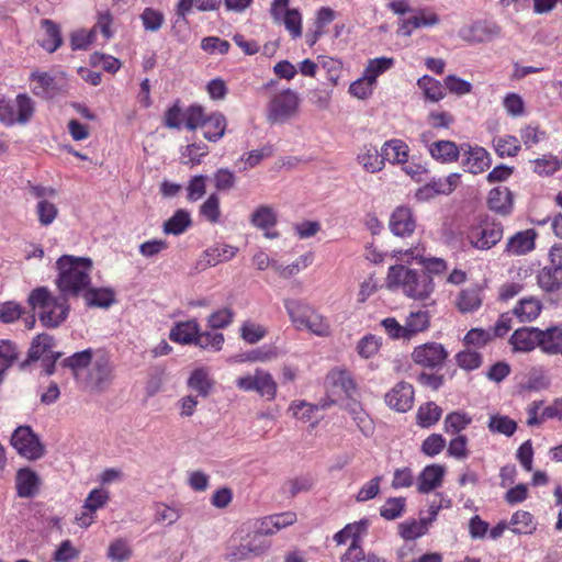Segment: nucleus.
<instances>
[{
	"mask_svg": "<svg viewBox=\"0 0 562 562\" xmlns=\"http://www.w3.org/2000/svg\"><path fill=\"white\" fill-rule=\"evenodd\" d=\"M56 286L63 295L80 296L91 283L92 260L88 257L63 255L56 261Z\"/></svg>",
	"mask_w": 562,
	"mask_h": 562,
	"instance_id": "f257e3e1",
	"label": "nucleus"
},
{
	"mask_svg": "<svg viewBox=\"0 0 562 562\" xmlns=\"http://www.w3.org/2000/svg\"><path fill=\"white\" fill-rule=\"evenodd\" d=\"M408 145L402 139L386 140L382 146L384 162L405 164L408 159Z\"/></svg>",
	"mask_w": 562,
	"mask_h": 562,
	"instance_id": "c9c22d12",
	"label": "nucleus"
},
{
	"mask_svg": "<svg viewBox=\"0 0 562 562\" xmlns=\"http://www.w3.org/2000/svg\"><path fill=\"white\" fill-rule=\"evenodd\" d=\"M473 422L472 416L463 411H454L446 415L443 419V430L448 435H462Z\"/></svg>",
	"mask_w": 562,
	"mask_h": 562,
	"instance_id": "e433bc0d",
	"label": "nucleus"
},
{
	"mask_svg": "<svg viewBox=\"0 0 562 562\" xmlns=\"http://www.w3.org/2000/svg\"><path fill=\"white\" fill-rule=\"evenodd\" d=\"M110 499V494L103 488H93L90 491L85 499L83 508L95 513L98 509L104 507Z\"/></svg>",
	"mask_w": 562,
	"mask_h": 562,
	"instance_id": "774afa93",
	"label": "nucleus"
},
{
	"mask_svg": "<svg viewBox=\"0 0 562 562\" xmlns=\"http://www.w3.org/2000/svg\"><path fill=\"white\" fill-rule=\"evenodd\" d=\"M90 307L108 308L115 302V293L110 288H90L81 294Z\"/></svg>",
	"mask_w": 562,
	"mask_h": 562,
	"instance_id": "473e14b6",
	"label": "nucleus"
},
{
	"mask_svg": "<svg viewBox=\"0 0 562 562\" xmlns=\"http://www.w3.org/2000/svg\"><path fill=\"white\" fill-rule=\"evenodd\" d=\"M133 554L128 541L123 538L114 539L108 548L106 557L115 562H124L131 559Z\"/></svg>",
	"mask_w": 562,
	"mask_h": 562,
	"instance_id": "864d4df0",
	"label": "nucleus"
},
{
	"mask_svg": "<svg viewBox=\"0 0 562 562\" xmlns=\"http://www.w3.org/2000/svg\"><path fill=\"white\" fill-rule=\"evenodd\" d=\"M35 114V102L26 93L0 99V122L5 126L26 125Z\"/></svg>",
	"mask_w": 562,
	"mask_h": 562,
	"instance_id": "39448f33",
	"label": "nucleus"
},
{
	"mask_svg": "<svg viewBox=\"0 0 562 562\" xmlns=\"http://www.w3.org/2000/svg\"><path fill=\"white\" fill-rule=\"evenodd\" d=\"M35 213L40 224L48 226L57 218L58 207L47 200H41L36 204Z\"/></svg>",
	"mask_w": 562,
	"mask_h": 562,
	"instance_id": "e2e57ef3",
	"label": "nucleus"
},
{
	"mask_svg": "<svg viewBox=\"0 0 562 562\" xmlns=\"http://www.w3.org/2000/svg\"><path fill=\"white\" fill-rule=\"evenodd\" d=\"M300 97L292 89L273 94L267 104L266 119L270 124H282L296 115Z\"/></svg>",
	"mask_w": 562,
	"mask_h": 562,
	"instance_id": "0eeeda50",
	"label": "nucleus"
},
{
	"mask_svg": "<svg viewBox=\"0 0 562 562\" xmlns=\"http://www.w3.org/2000/svg\"><path fill=\"white\" fill-rule=\"evenodd\" d=\"M543 305L539 299L527 296L517 302L512 313L520 323H530L539 317Z\"/></svg>",
	"mask_w": 562,
	"mask_h": 562,
	"instance_id": "cd10ccee",
	"label": "nucleus"
},
{
	"mask_svg": "<svg viewBox=\"0 0 562 562\" xmlns=\"http://www.w3.org/2000/svg\"><path fill=\"white\" fill-rule=\"evenodd\" d=\"M382 346V338L373 334H367L359 339L356 346L357 353L362 359L373 358Z\"/></svg>",
	"mask_w": 562,
	"mask_h": 562,
	"instance_id": "603ef678",
	"label": "nucleus"
},
{
	"mask_svg": "<svg viewBox=\"0 0 562 562\" xmlns=\"http://www.w3.org/2000/svg\"><path fill=\"white\" fill-rule=\"evenodd\" d=\"M225 338L222 333L199 330L195 346L202 349L220 351L223 348Z\"/></svg>",
	"mask_w": 562,
	"mask_h": 562,
	"instance_id": "6e6d98bb",
	"label": "nucleus"
},
{
	"mask_svg": "<svg viewBox=\"0 0 562 562\" xmlns=\"http://www.w3.org/2000/svg\"><path fill=\"white\" fill-rule=\"evenodd\" d=\"M199 330L196 319L177 322L169 331V339L179 345H195Z\"/></svg>",
	"mask_w": 562,
	"mask_h": 562,
	"instance_id": "4be33fe9",
	"label": "nucleus"
},
{
	"mask_svg": "<svg viewBox=\"0 0 562 562\" xmlns=\"http://www.w3.org/2000/svg\"><path fill=\"white\" fill-rule=\"evenodd\" d=\"M411 358L419 367L435 369L440 368L448 358V351L442 344L428 341L416 346Z\"/></svg>",
	"mask_w": 562,
	"mask_h": 562,
	"instance_id": "9b49d317",
	"label": "nucleus"
},
{
	"mask_svg": "<svg viewBox=\"0 0 562 562\" xmlns=\"http://www.w3.org/2000/svg\"><path fill=\"white\" fill-rule=\"evenodd\" d=\"M404 326L408 340L427 331L430 327L429 312L424 310L411 311L405 318Z\"/></svg>",
	"mask_w": 562,
	"mask_h": 562,
	"instance_id": "c756f323",
	"label": "nucleus"
},
{
	"mask_svg": "<svg viewBox=\"0 0 562 562\" xmlns=\"http://www.w3.org/2000/svg\"><path fill=\"white\" fill-rule=\"evenodd\" d=\"M405 506L404 497H390L380 508V515L386 520H394L403 515Z\"/></svg>",
	"mask_w": 562,
	"mask_h": 562,
	"instance_id": "13d9d810",
	"label": "nucleus"
},
{
	"mask_svg": "<svg viewBox=\"0 0 562 562\" xmlns=\"http://www.w3.org/2000/svg\"><path fill=\"white\" fill-rule=\"evenodd\" d=\"M503 234V224L486 215L469 226L465 237L473 248L488 250L502 240Z\"/></svg>",
	"mask_w": 562,
	"mask_h": 562,
	"instance_id": "20e7f679",
	"label": "nucleus"
},
{
	"mask_svg": "<svg viewBox=\"0 0 562 562\" xmlns=\"http://www.w3.org/2000/svg\"><path fill=\"white\" fill-rule=\"evenodd\" d=\"M30 81L33 83V94L45 100L53 99L61 91L56 78L46 71H33Z\"/></svg>",
	"mask_w": 562,
	"mask_h": 562,
	"instance_id": "dca6fc26",
	"label": "nucleus"
},
{
	"mask_svg": "<svg viewBox=\"0 0 562 562\" xmlns=\"http://www.w3.org/2000/svg\"><path fill=\"white\" fill-rule=\"evenodd\" d=\"M420 140L428 148L429 155L439 162L449 164L457 161L459 158V147L452 140H436L429 143L428 133H423Z\"/></svg>",
	"mask_w": 562,
	"mask_h": 562,
	"instance_id": "4468645a",
	"label": "nucleus"
},
{
	"mask_svg": "<svg viewBox=\"0 0 562 562\" xmlns=\"http://www.w3.org/2000/svg\"><path fill=\"white\" fill-rule=\"evenodd\" d=\"M266 335V327L251 321H246L240 326V337L248 344H256Z\"/></svg>",
	"mask_w": 562,
	"mask_h": 562,
	"instance_id": "680f3d73",
	"label": "nucleus"
},
{
	"mask_svg": "<svg viewBox=\"0 0 562 562\" xmlns=\"http://www.w3.org/2000/svg\"><path fill=\"white\" fill-rule=\"evenodd\" d=\"M41 486V479L30 468H22L15 475V488L19 497L30 498L37 494Z\"/></svg>",
	"mask_w": 562,
	"mask_h": 562,
	"instance_id": "aec40b11",
	"label": "nucleus"
},
{
	"mask_svg": "<svg viewBox=\"0 0 562 562\" xmlns=\"http://www.w3.org/2000/svg\"><path fill=\"white\" fill-rule=\"evenodd\" d=\"M114 379V366L108 351L98 349L83 380L90 392H104Z\"/></svg>",
	"mask_w": 562,
	"mask_h": 562,
	"instance_id": "423d86ee",
	"label": "nucleus"
},
{
	"mask_svg": "<svg viewBox=\"0 0 562 562\" xmlns=\"http://www.w3.org/2000/svg\"><path fill=\"white\" fill-rule=\"evenodd\" d=\"M11 445L19 454L29 460H37L44 456V446L29 426H20L15 429L11 437Z\"/></svg>",
	"mask_w": 562,
	"mask_h": 562,
	"instance_id": "9d476101",
	"label": "nucleus"
},
{
	"mask_svg": "<svg viewBox=\"0 0 562 562\" xmlns=\"http://www.w3.org/2000/svg\"><path fill=\"white\" fill-rule=\"evenodd\" d=\"M68 299V296L61 293L55 296L46 286H38L31 291L27 303L33 311H37L43 326L57 328L69 315L70 305Z\"/></svg>",
	"mask_w": 562,
	"mask_h": 562,
	"instance_id": "7ed1b4c3",
	"label": "nucleus"
},
{
	"mask_svg": "<svg viewBox=\"0 0 562 562\" xmlns=\"http://www.w3.org/2000/svg\"><path fill=\"white\" fill-rule=\"evenodd\" d=\"M236 386L245 392H257L260 396L272 401L277 396L278 385L273 376L261 369H256L254 374L239 376L235 381Z\"/></svg>",
	"mask_w": 562,
	"mask_h": 562,
	"instance_id": "1a4fd4ad",
	"label": "nucleus"
},
{
	"mask_svg": "<svg viewBox=\"0 0 562 562\" xmlns=\"http://www.w3.org/2000/svg\"><path fill=\"white\" fill-rule=\"evenodd\" d=\"M482 304L477 288H467L460 291L457 297V307L461 313H472Z\"/></svg>",
	"mask_w": 562,
	"mask_h": 562,
	"instance_id": "a18cd8bd",
	"label": "nucleus"
},
{
	"mask_svg": "<svg viewBox=\"0 0 562 562\" xmlns=\"http://www.w3.org/2000/svg\"><path fill=\"white\" fill-rule=\"evenodd\" d=\"M227 121L226 117L218 112H214L206 116L203 128V136L209 142L220 140L226 131Z\"/></svg>",
	"mask_w": 562,
	"mask_h": 562,
	"instance_id": "f704fd0d",
	"label": "nucleus"
},
{
	"mask_svg": "<svg viewBox=\"0 0 562 562\" xmlns=\"http://www.w3.org/2000/svg\"><path fill=\"white\" fill-rule=\"evenodd\" d=\"M493 147L496 151V154L504 158V157H514L516 156L520 148V142L516 136L513 135H504L497 138H494L493 140Z\"/></svg>",
	"mask_w": 562,
	"mask_h": 562,
	"instance_id": "3c124183",
	"label": "nucleus"
},
{
	"mask_svg": "<svg viewBox=\"0 0 562 562\" xmlns=\"http://www.w3.org/2000/svg\"><path fill=\"white\" fill-rule=\"evenodd\" d=\"M192 224L190 213L183 209L177 210L173 215L165 222L164 233L180 235L184 233Z\"/></svg>",
	"mask_w": 562,
	"mask_h": 562,
	"instance_id": "49530a36",
	"label": "nucleus"
},
{
	"mask_svg": "<svg viewBox=\"0 0 562 562\" xmlns=\"http://www.w3.org/2000/svg\"><path fill=\"white\" fill-rule=\"evenodd\" d=\"M509 344L514 351L530 352L539 348V327H521L516 329Z\"/></svg>",
	"mask_w": 562,
	"mask_h": 562,
	"instance_id": "6ab92c4d",
	"label": "nucleus"
},
{
	"mask_svg": "<svg viewBox=\"0 0 562 562\" xmlns=\"http://www.w3.org/2000/svg\"><path fill=\"white\" fill-rule=\"evenodd\" d=\"M296 330H306L321 338H327L331 335L333 328L327 316L323 315L314 307L312 313L303 321Z\"/></svg>",
	"mask_w": 562,
	"mask_h": 562,
	"instance_id": "b1692460",
	"label": "nucleus"
},
{
	"mask_svg": "<svg viewBox=\"0 0 562 562\" xmlns=\"http://www.w3.org/2000/svg\"><path fill=\"white\" fill-rule=\"evenodd\" d=\"M487 428L492 434L510 437L517 430V423L508 416L497 413L490 416Z\"/></svg>",
	"mask_w": 562,
	"mask_h": 562,
	"instance_id": "de8ad7c7",
	"label": "nucleus"
},
{
	"mask_svg": "<svg viewBox=\"0 0 562 562\" xmlns=\"http://www.w3.org/2000/svg\"><path fill=\"white\" fill-rule=\"evenodd\" d=\"M386 286L390 290L401 289L406 296L418 301L428 299L435 290V283L429 273L417 272L404 265L390 267Z\"/></svg>",
	"mask_w": 562,
	"mask_h": 562,
	"instance_id": "f03ea898",
	"label": "nucleus"
},
{
	"mask_svg": "<svg viewBox=\"0 0 562 562\" xmlns=\"http://www.w3.org/2000/svg\"><path fill=\"white\" fill-rule=\"evenodd\" d=\"M417 86L423 91L426 99L438 102L445 98V87L441 82L430 76H423L418 79Z\"/></svg>",
	"mask_w": 562,
	"mask_h": 562,
	"instance_id": "09e8293b",
	"label": "nucleus"
},
{
	"mask_svg": "<svg viewBox=\"0 0 562 562\" xmlns=\"http://www.w3.org/2000/svg\"><path fill=\"white\" fill-rule=\"evenodd\" d=\"M533 515L527 510H517L512 515L509 527L515 535H532L537 530Z\"/></svg>",
	"mask_w": 562,
	"mask_h": 562,
	"instance_id": "ea45409f",
	"label": "nucleus"
},
{
	"mask_svg": "<svg viewBox=\"0 0 562 562\" xmlns=\"http://www.w3.org/2000/svg\"><path fill=\"white\" fill-rule=\"evenodd\" d=\"M357 161L367 172L371 173L381 171L385 166L382 149L379 150L373 144H363L360 147Z\"/></svg>",
	"mask_w": 562,
	"mask_h": 562,
	"instance_id": "412c9836",
	"label": "nucleus"
},
{
	"mask_svg": "<svg viewBox=\"0 0 562 562\" xmlns=\"http://www.w3.org/2000/svg\"><path fill=\"white\" fill-rule=\"evenodd\" d=\"M445 474L446 469L441 464L434 463L426 465L417 476V492L420 494H428L437 490L442 485Z\"/></svg>",
	"mask_w": 562,
	"mask_h": 562,
	"instance_id": "2eb2a0df",
	"label": "nucleus"
},
{
	"mask_svg": "<svg viewBox=\"0 0 562 562\" xmlns=\"http://www.w3.org/2000/svg\"><path fill=\"white\" fill-rule=\"evenodd\" d=\"M469 439L465 435H457L450 439L447 446V453L449 457L457 460H465L470 456L468 448Z\"/></svg>",
	"mask_w": 562,
	"mask_h": 562,
	"instance_id": "4d7b16f0",
	"label": "nucleus"
},
{
	"mask_svg": "<svg viewBox=\"0 0 562 562\" xmlns=\"http://www.w3.org/2000/svg\"><path fill=\"white\" fill-rule=\"evenodd\" d=\"M295 521L296 514L293 512L271 515L262 519L260 531L266 535H272L282 528L293 525Z\"/></svg>",
	"mask_w": 562,
	"mask_h": 562,
	"instance_id": "a19ab883",
	"label": "nucleus"
},
{
	"mask_svg": "<svg viewBox=\"0 0 562 562\" xmlns=\"http://www.w3.org/2000/svg\"><path fill=\"white\" fill-rule=\"evenodd\" d=\"M55 345L54 337L48 334L37 335L29 349L27 359L22 363L25 367L30 362L37 361L48 357L52 352V348Z\"/></svg>",
	"mask_w": 562,
	"mask_h": 562,
	"instance_id": "7c9ffc66",
	"label": "nucleus"
},
{
	"mask_svg": "<svg viewBox=\"0 0 562 562\" xmlns=\"http://www.w3.org/2000/svg\"><path fill=\"white\" fill-rule=\"evenodd\" d=\"M268 548L269 544L261 538V536H255L248 542L240 543L239 546L232 548L227 553L226 559L229 562H240L263 554Z\"/></svg>",
	"mask_w": 562,
	"mask_h": 562,
	"instance_id": "f3484780",
	"label": "nucleus"
},
{
	"mask_svg": "<svg viewBox=\"0 0 562 562\" xmlns=\"http://www.w3.org/2000/svg\"><path fill=\"white\" fill-rule=\"evenodd\" d=\"M235 317V312L231 307H223L207 317V326L212 329H223L228 327Z\"/></svg>",
	"mask_w": 562,
	"mask_h": 562,
	"instance_id": "bf43d9fd",
	"label": "nucleus"
},
{
	"mask_svg": "<svg viewBox=\"0 0 562 562\" xmlns=\"http://www.w3.org/2000/svg\"><path fill=\"white\" fill-rule=\"evenodd\" d=\"M442 415V409L435 402L422 404L416 413V424L422 428H430L436 425Z\"/></svg>",
	"mask_w": 562,
	"mask_h": 562,
	"instance_id": "37998d69",
	"label": "nucleus"
},
{
	"mask_svg": "<svg viewBox=\"0 0 562 562\" xmlns=\"http://www.w3.org/2000/svg\"><path fill=\"white\" fill-rule=\"evenodd\" d=\"M313 261V254L308 252L300 256L294 262L288 266L279 265L278 262L272 263V268L283 279H289L297 274L301 270L307 268Z\"/></svg>",
	"mask_w": 562,
	"mask_h": 562,
	"instance_id": "8fccbe9b",
	"label": "nucleus"
},
{
	"mask_svg": "<svg viewBox=\"0 0 562 562\" xmlns=\"http://www.w3.org/2000/svg\"><path fill=\"white\" fill-rule=\"evenodd\" d=\"M415 220L409 207L400 206L391 215L390 229L397 236H407L415 231Z\"/></svg>",
	"mask_w": 562,
	"mask_h": 562,
	"instance_id": "a878e982",
	"label": "nucleus"
},
{
	"mask_svg": "<svg viewBox=\"0 0 562 562\" xmlns=\"http://www.w3.org/2000/svg\"><path fill=\"white\" fill-rule=\"evenodd\" d=\"M502 29L498 24L487 20H479L459 31L462 40L469 43H484L498 37Z\"/></svg>",
	"mask_w": 562,
	"mask_h": 562,
	"instance_id": "f8f14e48",
	"label": "nucleus"
},
{
	"mask_svg": "<svg viewBox=\"0 0 562 562\" xmlns=\"http://www.w3.org/2000/svg\"><path fill=\"white\" fill-rule=\"evenodd\" d=\"M326 381L330 386L339 387L349 398H351L357 392V383L347 369H331L327 373Z\"/></svg>",
	"mask_w": 562,
	"mask_h": 562,
	"instance_id": "c85d7f7f",
	"label": "nucleus"
},
{
	"mask_svg": "<svg viewBox=\"0 0 562 562\" xmlns=\"http://www.w3.org/2000/svg\"><path fill=\"white\" fill-rule=\"evenodd\" d=\"M464 156L463 168L473 175L482 173L491 166L490 154L483 147H469Z\"/></svg>",
	"mask_w": 562,
	"mask_h": 562,
	"instance_id": "bb28decb",
	"label": "nucleus"
},
{
	"mask_svg": "<svg viewBox=\"0 0 562 562\" xmlns=\"http://www.w3.org/2000/svg\"><path fill=\"white\" fill-rule=\"evenodd\" d=\"M458 367L465 371H473L479 369L483 363V357L479 351L465 349L459 351L456 357Z\"/></svg>",
	"mask_w": 562,
	"mask_h": 562,
	"instance_id": "5fc2aeb1",
	"label": "nucleus"
},
{
	"mask_svg": "<svg viewBox=\"0 0 562 562\" xmlns=\"http://www.w3.org/2000/svg\"><path fill=\"white\" fill-rule=\"evenodd\" d=\"M533 171L540 176L553 175L561 168V161L553 155H544L541 158H537L532 161Z\"/></svg>",
	"mask_w": 562,
	"mask_h": 562,
	"instance_id": "0e129e2a",
	"label": "nucleus"
},
{
	"mask_svg": "<svg viewBox=\"0 0 562 562\" xmlns=\"http://www.w3.org/2000/svg\"><path fill=\"white\" fill-rule=\"evenodd\" d=\"M283 306L295 329L303 324V321L314 310V306L301 299H284Z\"/></svg>",
	"mask_w": 562,
	"mask_h": 562,
	"instance_id": "2f4dec72",
	"label": "nucleus"
},
{
	"mask_svg": "<svg viewBox=\"0 0 562 562\" xmlns=\"http://www.w3.org/2000/svg\"><path fill=\"white\" fill-rule=\"evenodd\" d=\"M488 209L503 216L513 212L514 199L513 193L506 187H497L490 191L487 198Z\"/></svg>",
	"mask_w": 562,
	"mask_h": 562,
	"instance_id": "5701e85b",
	"label": "nucleus"
},
{
	"mask_svg": "<svg viewBox=\"0 0 562 562\" xmlns=\"http://www.w3.org/2000/svg\"><path fill=\"white\" fill-rule=\"evenodd\" d=\"M394 65V59L390 57H379L370 59L366 67L364 75L372 80L376 81V78L389 70Z\"/></svg>",
	"mask_w": 562,
	"mask_h": 562,
	"instance_id": "338daca9",
	"label": "nucleus"
},
{
	"mask_svg": "<svg viewBox=\"0 0 562 562\" xmlns=\"http://www.w3.org/2000/svg\"><path fill=\"white\" fill-rule=\"evenodd\" d=\"M94 353L95 350L88 348L86 350L75 352L71 356L65 358L60 362V364L64 368H68L72 372L75 379H78L79 372L90 367L92 360L94 359Z\"/></svg>",
	"mask_w": 562,
	"mask_h": 562,
	"instance_id": "4c0bfd02",
	"label": "nucleus"
},
{
	"mask_svg": "<svg viewBox=\"0 0 562 562\" xmlns=\"http://www.w3.org/2000/svg\"><path fill=\"white\" fill-rule=\"evenodd\" d=\"M535 248V233L531 229L518 232L510 237L506 245V251L513 255H524Z\"/></svg>",
	"mask_w": 562,
	"mask_h": 562,
	"instance_id": "58836bf2",
	"label": "nucleus"
},
{
	"mask_svg": "<svg viewBox=\"0 0 562 562\" xmlns=\"http://www.w3.org/2000/svg\"><path fill=\"white\" fill-rule=\"evenodd\" d=\"M43 35L38 45L48 53L56 52L63 44L60 26L50 19H43L40 23Z\"/></svg>",
	"mask_w": 562,
	"mask_h": 562,
	"instance_id": "393cba45",
	"label": "nucleus"
},
{
	"mask_svg": "<svg viewBox=\"0 0 562 562\" xmlns=\"http://www.w3.org/2000/svg\"><path fill=\"white\" fill-rule=\"evenodd\" d=\"M447 442L441 434H431L429 435L420 446V451L430 458L438 456L443 451Z\"/></svg>",
	"mask_w": 562,
	"mask_h": 562,
	"instance_id": "69168bd1",
	"label": "nucleus"
},
{
	"mask_svg": "<svg viewBox=\"0 0 562 562\" xmlns=\"http://www.w3.org/2000/svg\"><path fill=\"white\" fill-rule=\"evenodd\" d=\"M145 31L157 32L165 22L164 13L154 8H145L139 15Z\"/></svg>",
	"mask_w": 562,
	"mask_h": 562,
	"instance_id": "052dcab7",
	"label": "nucleus"
},
{
	"mask_svg": "<svg viewBox=\"0 0 562 562\" xmlns=\"http://www.w3.org/2000/svg\"><path fill=\"white\" fill-rule=\"evenodd\" d=\"M187 385L196 392L198 396L207 397L214 386V381L204 368L195 369L191 372Z\"/></svg>",
	"mask_w": 562,
	"mask_h": 562,
	"instance_id": "72a5a7b5",
	"label": "nucleus"
},
{
	"mask_svg": "<svg viewBox=\"0 0 562 562\" xmlns=\"http://www.w3.org/2000/svg\"><path fill=\"white\" fill-rule=\"evenodd\" d=\"M385 403L396 412L405 413L413 407L414 387L407 382L396 383L386 394Z\"/></svg>",
	"mask_w": 562,
	"mask_h": 562,
	"instance_id": "ddd939ff",
	"label": "nucleus"
},
{
	"mask_svg": "<svg viewBox=\"0 0 562 562\" xmlns=\"http://www.w3.org/2000/svg\"><path fill=\"white\" fill-rule=\"evenodd\" d=\"M346 411L364 436L372 435L374 429L373 420L363 409L361 403L353 401L347 405Z\"/></svg>",
	"mask_w": 562,
	"mask_h": 562,
	"instance_id": "79ce46f5",
	"label": "nucleus"
},
{
	"mask_svg": "<svg viewBox=\"0 0 562 562\" xmlns=\"http://www.w3.org/2000/svg\"><path fill=\"white\" fill-rule=\"evenodd\" d=\"M278 217L273 207L269 205L258 206L250 217V223L262 231H268L277 225Z\"/></svg>",
	"mask_w": 562,
	"mask_h": 562,
	"instance_id": "c03bdc74",
	"label": "nucleus"
},
{
	"mask_svg": "<svg viewBox=\"0 0 562 562\" xmlns=\"http://www.w3.org/2000/svg\"><path fill=\"white\" fill-rule=\"evenodd\" d=\"M539 349L548 356H562V324L539 328Z\"/></svg>",
	"mask_w": 562,
	"mask_h": 562,
	"instance_id": "a211bd4d",
	"label": "nucleus"
},
{
	"mask_svg": "<svg viewBox=\"0 0 562 562\" xmlns=\"http://www.w3.org/2000/svg\"><path fill=\"white\" fill-rule=\"evenodd\" d=\"M550 263L539 270L537 283L547 293H553L562 288V244L554 245L549 254Z\"/></svg>",
	"mask_w": 562,
	"mask_h": 562,
	"instance_id": "6e6552de",
	"label": "nucleus"
}]
</instances>
